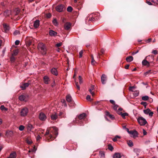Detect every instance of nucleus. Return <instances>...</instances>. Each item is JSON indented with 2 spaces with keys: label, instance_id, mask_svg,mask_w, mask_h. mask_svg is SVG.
<instances>
[{
  "label": "nucleus",
  "instance_id": "1",
  "mask_svg": "<svg viewBox=\"0 0 158 158\" xmlns=\"http://www.w3.org/2000/svg\"><path fill=\"white\" fill-rule=\"evenodd\" d=\"M52 130L47 129L45 134V136L48 141L53 140L55 138L51 134V133H52L56 136L58 135V129L55 127H52Z\"/></svg>",
  "mask_w": 158,
  "mask_h": 158
},
{
  "label": "nucleus",
  "instance_id": "2",
  "mask_svg": "<svg viewBox=\"0 0 158 158\" xmlns=\"http://www.w3.org/2000/svg\"><path fill=\"white\" fill-rule=\"evenodd\" d=\"M39 50L40 51L43 55H45L46 53V49L45 45L43 43L39 44L38 47Z\"/></svg>",
  "mask_w": 158,
  "mask_h": 158
},
{
  "label": "nucleus",
  "instance_id": "3",
  "mask_svg": "<svg viewBox=\"0 0 158 158\" xmlns=\"http://www.w3.org/2000/svg\"><path fill=\"white\" fill-rule=\"evenodd\" d=\"M137 121L141 125H144L147 123L146 120L142 117H139L137 119Z\"/></svg>",
  "mask_w": 158,
  "mask_h": 158
},
{
  "label": "nucleus",
  "instance_id": "4",
  "mask_svg": "<svg viewBox=\"0 0 158 158\" xmlns=\"http://www.w3.org/2000/svg\"><path fill=\"white\" fill-rule=\"evenodd\" d=\"M128 133L130 135H131L133 138H135L138 136V132L135 130L129 131V129L126 128Z\"/></svg>",
  "mask_w": 158,
  "mask_h": 158
},
{
  "label": "nucleus",
  "instance_id": "5",
  "mask_svg": "<svg viewBox=\"0 0 158 158\" xmlns=\"http://www.w3.org/2000/svg\"><path fill=\"white\" fill-rule=\"evenodd\" d=\"M86 114L85 113H83L80 114L78 116L79 120L78 121V123L80 125H83L81 123L83 122V120L82 119H84L85 118L86 116Z\"/></svg>",
  "mask_w": 158,
  "mask_h": 158
},
{
  "label": "nucleus",
  "instance_id": "6",
  "mask_svg": "<svg viewBox=\"0 0 158 158\" xmlns=\"http://www.w3.org/2000/svg\"><path fill=\"white\" fill-rule=\"evenodd\" d=\"M28 112V109L26 107L23 108L20 111V114L22 116H26Z\"/></svg>",
  "mask_w": 158,
  "mask_h": 158
},
{
  "label": "nucleus",
  "instance_id": "7",
  "mask_svg": "<svg viewBox=\"0 0 158 158\" xmlns=\"http://www.w3.org/2000/svg\"><path fill=\"white\" fill-rule=\"evenodd\" d=\"M28 98V96L27 94L21 95L19 97V99L21 101H26Z\"/></svg>",
  "mask_w": 158,
  "mask_h": 158
},
{
  "label": "nucleus",
  "instance_id": "8",
  "mask_svg": "<svg viewBox=\"0 0 158 158\" xmlns=\"http://www.w3.org/2000/svg\"><path fill=\"white\" fill-rule=\"evenodd\" d=\"M39 118L41 121H45L47 118V117L45 114L43 112H41L39 116Z\"/></svg>",
  "mask_w": 158,
  "mask_h": 158
},
{
  "label": "nucleus",
  "instance_id": "9",
  "mask_svg": "<svg viewBox=\"0 0 158 158\" xmlns=\"http://www.w3.org/2000/svg\"><path fill=\"white\" fill-rule=\"evenodd\" d=\"M26 43L28 46H30L32 44L33 38L31 37H27L26 38Z\"/></svg>",
  "mask_w": 158,
  "mask_h": 158
},
{
  "label": "nucleus",
  "instance_id": "10",
  "mask_svg": "<svg viewBox=\"0 0 158 158\" xmlns=\"http://www.w3.org/2000/svg\"><path fill=\"white\" fill-rule=\"evenodd\" d=\"M149 56L152 57V55H150L149 56H146L145 59L143 60L142 62V64L144 66H146L147 67L149 66L150 65L149 63L146 59Z\"/></svg>",
  "mask_w": 158,
  "mask_h": 158
},
{
  "label": "nucleus",
  "instance_id": "11",
  "mask_svg": "<svg viewBox=\"0 0 158 158\" xmlns=\"http://www.w3.org/2000/svg\"><path fill=\"white\" fill-rule=\"evenodd\" d=\"M2 25L4 31L5 32H8L10 29V27L9 25L5 23H3Z\"/></svg>",
  "mask_w": 158,
  "mask_h": 158
},
{
  "label": "nucleus",
  "instance_id": "12",
  "mask_svg": "<svg viewBox=\"0 0 158 158\" xmlns=\"http://www.w3.org/2000/svg\"><path fill=\"white\" fill-rule=\"evenodd\" d=\"M143 112L145 114H148L151 117L152 116L153 114V112L151 111L149 109L143 110Z\"/></svg>",
  "mask_w": 158,
  "mask_h": 158
},
{
  "label": "nucleus",
  "instance_id": "13",
  "mask_svg": "<svg viewBox=\"0 0 158 158\" xmlns=\"http://www.w3.org/2000/svg\"><path fill=\"white\" fill-rule=\"evenodd\" d=\"M29 85V83L28 82L24 83H23L21 84L20 87L23 90H24L26 87H28Z\"/></svg>",
  "mask_w": 158,
  "mask_h": 158
},
{
  "label": "nucleus",
  "instance_id": "14",
  "mask_svg": "<svg viewBox=\"0 0 158 158\" xmlns=\"http://www.w3.org/2000/svg\"><path fill=\"white\" fill-rule=\"evenodd\" d=\"M101 80L102 83L103 84H105L106 80V76L104 74H102L101 77Z\"/></svg>",
  "mask_w": 158,
  "mask_h": 158
},
{
  "label": "nucleus",
  "instance_id": "15",
  "mask_svg": "<svg viewBox=\"0 0 158 158\" xmlns=\"http://www.w3.org/2000/svg\"><path fill=\"white\" fill-rule=\"evenodd\" d=\"M63 6L62 5H60L56 6V10L57 11L59 12H61L63 11Z\"/></svg>",
  "mask_w": 158,
  "mask_h": 158
},
{
  "label": "nucleus",
  "instance_id": "16",
  "mask_svg": "<svg viewBox=\"0 0 158 158\" xmlns=\"http://www.w3.org/2000/svg\"><path fill=\"white\" fill-rule=\"evenodd\" d=\"M71 24L70 23L67 22L65 23L64 25V29L67 30H69L71 26Z\"/></svg>",
  "mask_w": 158,
  "mask_h": 158
},
{
  "label": "nucleus",
  "instance_id": "17",
  "mask_svg": "<svg viewBox=\"0 0 158 158\" xmlns=\"http://www.w3.org/2000/svg\"><path fill=\"white\" fill-rule=\"evenodd\" d=\"M44 82L45 84H48L50 81V79L47 76H44L43 77Z\"/></svg>",
  "mask_w": 158,
  "mask_h": 158
},
{
  "label": "nucleus",
  "instance_id": "18",
  "mask_svg": "<svg viewBox=\"0 0 158 158\" xmlns=\"http://www.w3.org/2000/svg\"><path fill=\"white\" fill-rule=\"evenodd\" d=\"M49 34L52 36H56L57 35V33L52 30H50L49 31Z\"/></svg>",
  "mask_w": 158,
  "mask_h": 158
},
{
  "label": "nucleus",
  "instance_id": "19",
  "mask_svg": "<svg viewBox=\"0 0 158 158\" xmlns=\"http://www.w3.org/2000/svg\"><path fill=\"white\" fill-rule=\"evenodd\" d=\"M16 156V152H13L9 156L8 158H15Z\"/></svg>",
  "mask_w": 158,
  "mask_h": 158
},
{
  "label": "nucleus",
  "instance_id": "20",
  "mask_svg": "<svg viewBox=\"0 0 158 158\" xmlns=\"http://www.w3.org/2000/svg\"><path fill=\"white\" fill-rule=\"evenodd\" d=\"M40 25V21L38 20H37L35 21L34 23V26L35 28H38Z\"/></svg>",
  "mask_w": 158,
  "mask_h": 158
},
{
  "label": "nucleus",
  "instance_id": "21",
  "mask_svg": "<svg viewBox=\"0 0 158 158\" xmlns=\"http://www.w3.org/2000/svg\"><path fill=\"white\" fill-rule=\"evenodd\" d=\"M66 100L69 102H72V97L70 95H68L66 96Z\"/></svg>",
  "mask_w": 158,
  "mask_h": 158
},
{
  "label": "nucleus",
  "instance_id": "22",
  "mask_svg": "<svg viewBox=\"0 0 158 158\" xmlns=\"http://www.w3.org/2000/svg\"><path fill=\"white\" fill-rule=\"evenodd\" d=\"M13 134V132L11 131H7L6 132V135L8 137L11 136Z\"/></svg>",
  "mask_w": 158,
  "mask_h": 158
},
{
  "label": "nucleus",
  "instance_id": "23",
  "mask_svg": "<svg viewBox=\"0 0 158 158\" xmlns=\"http://www.w3.org/2000/svg\"><path fill=\"white\" fill-rule=\"evenodd\" d=\"M51 73L53 75H57L58 73L56 69L55 68H53L51 70Z\"/></svg>",
  "mask_w": 158,
  "mask_h": 158
},
{
  "label": "nucleus",
  "instance_id": "24",
  "mask_svg": "<svg viewBox=\"0 0 158 158\" xmlns=\"http://www.w3.org/2000/svg\"><path fill=\"white\" fill-rule=\"evenodd\" d=\"M94 89V85H92L91 86L90 88L89 89V91L90 93L92 94V96H94V92H92V90H93Z\"/></svg>",
  "mask_w": 158,
  "mask_h": 158
},
{
  "label": "nucleus",
  "instance_id": "25",
  "mask_svg": "<svg viewBox=\"0 0 158 158\" xmlns=\"http://www.w3.org/2000/svg\"><path fill=\"white\" fill-rule=\"evenodd\" d=\"M122 156L121 154L118 153H116L113 155V158H121Z\"/></svg>",
  "mask_w": 158,
  "mask_h": 158
},
{
  "label": "nucleus",
  "instance_id": "26",
  "mask_svg": "<svg viewBox=\"0 0 158 158\" xmlns=\"http://www.w3.org/2000/svg\"><path fill=\"white\" fill-rule=\"evenodd\" d=\"M133 60V57L131 56H129L127 57L126 58V60L127 62H130L132 61Z\"/></svg>",
  "mask_w": 158,
  "mask_h": 158
},
{
  "label": "nucleus",
  "instance_id": "27",
  "mask_svg": "<svg viewBox=\"0 0 158 158\" xmlns=\"http://www.w3.org/2000/svg\"><path fill=\"white\" fill-rule=\"evenodd\" d=\"M0 109L4 113H5L8 110V109L5 107L3 105H2L0 106Z\"/></svg>",
  "mask_w": 158,
  "mask_h": 158
},
{
  "label": "nucleus",
  "instance_id": "28",
  "mask_svg": "<svg viewBox=\"0 0 158 158\" xmlns=\"http://www.w3.org/2000/svg\"><path fill=\"white\" fill-rule=\"evenodd\" d=\"M26 142L28 144H31L32 143V141L31 139L29 137L27 138L26 139Z\"/></svg>",
  "mask_w": 158,
  "mask_h": 158
},
{
  "label": "nucleus",
  "instance_id": "29",
  "mask_svg": "<svg viewBox=\"0 0 158 158\" xmlns=\"http://www.w3.org/2000/svg\"><path fill=\"white\" fill-rule=\"evenodd\" d=\"M106 115L107 116H108L111 119H114V116L110 114L108 112H106Z\"/></svg>",
  "mask_w": 158,
  "mask_h": 158
},
{
  "label": "nucleus",
  "instance_id": "30",
  "mask_svg": "<svg viewBox=\"0 0 158 158\" xmlns=\"http://www.w3.org/2000/svg\"><path fill=\"white\" fill-rule=\"evenodd\" d=\"M57 115L56 113L52 114L51 116V118L53 120H56L57 119Z\"/></svg>",
  "mask_w": 158,
  "mask_h": 158
},
{
  "label": "nucleus",
  "instance_id": "31",
  "mask_svg": "<svg viewBox=\"0 0 158 158\" xmlns=\"http://www.w3.org/2000/svg\"><path fill=\"white\" fill-rule=\"evenodd\" d=\"M118 114L121 115L122 116L123 118H125V117L126 116H127L128 115V114L126 113H118Z\"/></svg>",
  "mask_w": 158,
  "mask_h": 158
},
{
  "label": "nucleus",
  "instance_id": "32",
  "mask_svg": "<svg viewBox=\"0 0 158 158\" xmlns=\"http://www.w3.org/2000/svg\"><path fill=\"white\" fill-rule=\"evenodd\" d=\"M33 128V125L31 124H29L27 127V129L28 130L30 131H31V129H32Z\"/></svg>",
  "mask_w": 158,
  "mask_h": 158
},
{
  "label": "nucleus",
  "instance_id": "33",
  "mask_svg": "<svg viewBox=\"0 0 158 158\" xmlns=\"http://www.w3.org/2000/svg\"><path fill=\"white\" fill-rule=\"evenodd\" d=\"M127 143L128 145L130 147H132L133 145L132 142L131 140H129L127 141Z\"/></svg>",
  "mask_w": 158,
  "mask_h": 158
},
{
  "label": "nucleus",
  "instance_id": "34",
  "mask_svg": "<svg viewBox=\"0 0 158 158\" xmlns=\"http://www.w3.org/2000/svg\"><path fill=\"white\" fill-rule=\"evenodd\" d=\"M121 138L120 136L118 135H116L114 138L113 139V141L114 142L117 141L118 139H120Z\"/></svg>",
  "mask_w": 158,
  "mask_h": 158
},
{
  "label": "nucleus",
  "instance_id": "35",
  "mask_svg": "<svg viewBox=\"0 0 158 158\" xmlns=\"http://www.w3.org/2000/svg\"><path fill=\"white\" fill-rule=\"evenodd\" d=\"M152 73L151 72V70H149L144 73V75L145 76H147L148 75H149L151 73Z\"/></svg>",
  "mask_w": 158,
  "mask_h": 158
},
{
  "label": "nucleus",
  "instance_id": "36",
  "mask_svg": "<svg viewBox=\"0 0 158 158\" xmlns=\"http://www.w3.org/2000/svg\"><path fill=\"white\" fill-rule=\"evenodd\" d=\"M149 98V97L148 96H145L142 97V99L144 101L147 100Z\"/></svg>",
  "mask_w": 158,
  "mask_h": 158
},
{
  "label": "nucleus",
  "instance_id": "37",
  "mask_svg": "<svg viewBox=\"0 0 158 158\" xmlns=\"http://www.w3.org/2000/svg\"><path fill=\"white\" fill-rule=\"evenodd\" d=\"M52 22L55 26H57L58 25V23L56 19H53L52 21Z\"/></svg>",
  "mask_w": 158,
  "mask_h": 158
},
{
  "label": "nucleus",
  "instance_id": "38",
  "mask_svg": "<svg viewBox=\"0 0 158 158\" xmlns=\"http://www.w3.org/2000/svg\"><path fill=\"white\" fill-rule=\"evenodd\" d=\"M73 10V8L71 6H69L67 8V11L69 12H71Z\"/></svg>",
  "mask_w": 158,
  "mask_h": 158
},
{
  "label": "nucleus",
  "instance_id": "39",
  "mask_svg": "<svg viewBox=\"0 0 158 158\" xmlns=\"http://www.w3.org/2000/svg\"><path fill=\"white\" fill-rule=\"evenodd\" d=\"M15 60V57L12 55L10 58V60L11 62H14Z\"/></svg>",
  "mask_w": 158,
  "mask_h": 158
},
{
  "label": "nucleus",
  "instance_id": "40",
  "mask_svg": "<svg viewBox=\"0 0 158 158\" xmlns=\"http://www.w3.org/2000/svg\"><path fill=\"white\" fill-rule=\"evenodd\" d=\"M78 79H79V83L80 84H81L82 83V82H83V81L82 80L81 77L80 76H79Z\"/></svg>",
  "mask_w": 158,
  "mask_h": 158
},
{
  "label": "nucleus",
  "instance_id": "41",
  "mask_svg": "<svg viewBox=\"0 0 158 158\" xmlns=\"http://www.w3.org/2000/svg\"><path fill=\"white\" fill-rule=\"evenodd\" d=\"M24 128V127L23 125H21L19 127V130L20 131H23Z\"/></svg>",
  "mask_w": 158,
  "mask_h": 158
},
{
  "label": "nucleus",
  "instance_id": "42",
  "mask_svg": "<svg viewBox=\"0 0 158 158\" xmlns=\"http://www.w3.org/2000/svg\"><path fill=\"white\" fill-rule=\"evenodd\" d=\"M15 11L16 12L15 15H18L19 13V12H20V10L18 8H16L15 10Z\"/></svg>",
  "mask_w": 158,
  "mask_h": 158
},
{
  "label": "nucleus",
  "instance_id": "43",
  "mask_svg": "<svg viewBox=\"0 0 158 158\" xmlns=\"http://www.w3.org/2000/svg\"><path fill=\"white\" fill-rule=\"evenodd\" d=\"M18 53V50H14L13 52V53L12 55L16 56L17 55Z\"/></svg>",
  "mask_w": 158,
  "mask_h": 158
},
{
  "label": "nucleus",
  "instance_id": "44",
  "mask_svg": "<svg viewBox=\"0 0 158 158\" xmlns=\"http://www.w3.org/2000/svg\"><path fill=\"white\" fill-rule=\"evenodd\" d=\"M61 102L63 104L64 106H67V104L66 103V101L64 99H63L61 100Z\"/></svg>",
  "mask_w": 158,
  "mask_h": 158
},
{
  "label": "nucleus",
  "instance_id": "45",
  "mask_svg": "<svg viewBox=\"0 0 158 158\" xmlns=\"http://www.w3.org/2000/svg\"><path fill=\"white\" fill-rule=\"evenodd\" d=\"M114 106L113 107V109L115 110H117V109L118 107V106L117 105L115 104L113 105Z\"/></svg>",
  "mask_w": 158,
  "mask_h": 158
},
{
  "label": "nucleus",
  "instance_id": "46",
  "mask_svg": "<svg viewBox=\"0 0 158 158\" xmlns=\"http://www.w3.org/2000/svg\"><path fill=\"white\" fill-rule=\"evenodd\" d=\"M19 34V30H18L15 31L14 33V34L15 35H16Z\"/></svg>",
  "mask_w": 158,
  "mask_h": 158
},
{
  "label": "nucleus",
  "instance_id": "47",
  "mask_svg": "<svg viewBox=\"0 0 158 158\" xmlns=\"http://www.w3.org/2000/svg\"><path fill=\"white\" fill-rule=\"evenodd\" d=\"M75 84H76V85L77 88V89H78V90H80V86H79L78 85V82H76V81H75Z\"/></svg>",
  "mask_w": 158,
  "mask_h": 158
},
{
  "label": "nucleus",
  "instance_id": "48",
  "mask_svg": "<svg viewBox=\"0 0 158 158\" xmlns=\"http://www.w3.org/2000/svg\"><path fill=\"white\" fill-rule=\"evenodd\" d=\"M135 88V87L134 86H130L129 87V90L131 91H133V89Z\"/></svg>",
  "mask_w": 158,
  "mask_h": 158
},
{
  "label": "nucleus",
  "instance_id": "49",
  "mask_svg": "<svg viewBox=\"0 0 158 158\" xmlns=\"http://www.w3.org/2000/svg\"><path fill=\"white\" fill-rule=\"evenodd\" d=\"M91 62V64L92 65H94L95 64L96 62H95V60H94V58H92V59Z\"/></svg>",
  "mask_w": 158,
  "mask_h": 158
},
{
  "label": "nucleus",
  "instance_id": "50",
  "mask_svg": "<svg viewBox=\"0 0 158 158\" xmlns=\"http://www.w3.org/2000/svg\"><path fill=\"white\" fill-rule=\"evenodd\" d=\"M141 105H143L144 106H145V107H146V106H147V103L146 102H142L141 103Z\"/></svg>",
  "mask_w": 158,
  "mask_h": 158
},
{
  "label": "nucleus",
  "instance_id": "51",
  "mask_svg": "<svg viewBox=\"0 0 158 158\" xmlns=\"http://www.w3.org/2000/svg\"><path fill=\"white\" fill-rule=\"evenodd\" d=\"M86 99L88 101H90L91 100L90 96L89 95L87 96Z\"/></svg>",
  "mask_w": 158,
  "mask_h": 158
},
{
  "label": "nucleus",
  "instance_id": "52",
  "mask_svg": "<svg viewBox=\"0 0 158 158\" xmlns=\"http://www.w3.org/2000/svg\"><path fill=\"white\" fill-rule=\"evenodd\" d=\"M83 53V51L82 50H81L79 52V57H81L82 56V54Z\"/></svg>",
  "mask_w": 158,
  "mask_h": 158
},
{
  "label": "nucleus",
  "instance_id": "53",
  "mask_svg": "<svg viewBox=\"0 0 158 158\" xmlns=\"http://www.w3.org/2000/svg\"><path fill=\"white\" fill-rule=\"evenodd\" d=\"M20 41L19 40H16L15 41V44L16 45H18L19 44Z\"/></svg>",
  "mask_w": 158,
  "mask_h": 158
},
{
  "label": "nucleus",
  "instance_id": "54",
  "mask_svg": "<svg viewBox=\"0 0 158 158\" xmlns=\"http://www.w3.org/2000/svg\"><path fill=\"white\" fill-rule=\"evenodd\" d=\"M62 43H59L56 44V46L57 47H60L62 45Z\"/></svg>",
  "mask_w": 158,
  "mask_h": 158
},
{
  "label": "nucleus",
  "instance_id": "55",
  "mask_svg": "<svg viewBox=\"0 0 158 158\" xmlns=\"http://www.w3.org/2000/svg\"><path fill=\"white\" fill-rule=\"evenodd\" d=\"M152 53L156 55L157 54V52L156 50H153L152 51Z\"/></svg>",
  "mask_w": 158,
  "mask_h": 158
},
{
  "label": "nucleus",
  "instance_id": "56",
  "mask_svg": "<svg viewBox=\"0 0 158 158\" xmlns=\"http://www.w3.org/2000/svg\"><path fill=\"white\" fill-rule=\"evenodd\" d=\"M146 3H147L149 5H152V4L149 1H146Z\"/></svg>",
  "mask_w": 158,
  "mask_h": 158
},
{
  "label": "nucleus",
  "instance_id": "57",
  "mask_svg": "<svg viewBox=\"0 0 158 158\" xmlns=\"http://www.w3.org/2000/svg\"><path fill=\"white\" fill-rule=\"evenodd\" d=\"M110 102L113 104V105L115 104V102L112 100H110Z\"/></svg>",
  "mask_w": 158,
  "mask_h": 158
},
{
  "label": "nucleus",
  "instance_id": "58",
  "mask_svg": "<svg viewBox=\"0 0 158 158\" xmlns=\"http://www.w3.org/2000/svg\"><path fill=\"white\" fill-rule=\"evenodd\" d=\"M139 93L138 92H136L134 94V96L135 97H137L138 96Z\"/></svg>",
  "mask_w": 158,
  "mask_h": 158
},
{
  "label": "nucleus",
  "instance_id": "59",
  "mask_svg": "<svg viewBox=\"0 0 158 158\" xmlns=\"http://www.w3.org/2000/svg\"><path fill=\"white\" fill-rule=\"evenodd\" d=\"M101 158H104V154L103 153H102L101 154Z\"/></svg>",
  "mask_w": 158,
  "mask_h": 158
},
{
  "label": "nucleus",
  "instance_id": "60",
  "mask_svg": "<svg viewBox=\"0 0 158 158\" xmlns=\"http://www.w3.org/2000/svg\"><path fill=\"white\" fill-rule=\"evenodd\" d=\"M108 149L111 150V151H112L113 149V148L112 146H109V147H108Z\"/></svg>",
  "mask_w": 158,
  "mask_h": 158
},
{
  "label": "nucleus",
  "instance_id": "61",
  "mask_svg": "<svg viewBox=\"0 0 158 158\" xmlns=\"http://www.w3.org/2000/svg\"><path fill=\"white\" fill-rule=\"evenodd\" d=\"M151 40H152L151 39L149 38V39H148V40H146V42L147 43H149L151 42Z\"/></svg>",
  "mask_w": 158,
  "mask_h": 158
},
{
  "label": "nucleus",
  "instance_id": "62",
  "mask_svg": "<svg viewBox=\"0 0 158 158\" xmlns=\"http://www.w3.org/2000/svg\"><path fill=\"white\" fill-rule=\"evenodd\" d=\"M94 20H95V19H94V18H91L90 19V18L89 19V20L91 21H94Z\"/></svg>",
  "mask_w": 158,
  "mask_h": 158
},
{
  "label": "nucleus",
  "instance_id": "63",
  "mask_svg": "<svg viewBox=\"0 0 158 158\" xmlns=\"http://www.w3.org/2000/svg\"><path fill=\"white\" fill-rule=\"evenodd\" d=\"M40 136L39 135H38V136H37V137H36V140H37V141H38L39 140H40Z\"/></svg>",
  "mask_w": 158,
  "mask_h": 158
},
{
  "label": "nucleus",
  "instance_id": "64",
  "mask_svg": "<svg viewBox=\"0 0 158 158\" xmlns=\"http://www.w3.org/2000/svg\"><path fill=\"white\" fill-rule=\"evenodd\" d=\"M129 65L127 64L125 66V68L126 69H128L129 68Z\"/></svg>",
  "mask_w": 158,
  "mask_h": 158
}]
</instances>
